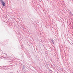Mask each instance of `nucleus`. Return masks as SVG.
<instances>
[{
    "label": "nucleus",
    "instance_id": "1",
    "mask_svg": "<svg viewBox=\"0 0 73 73\" xmlns=\"http://www.w3.org/2000/svg\"><path fill=\"white\" fill-rule=\"evenodd\" d=\"M2 4L3 6H4V7H5V2H3L1 3Z\"/></svg>",
    "mask_w": 73,
    "mask_h": 73
},
{
    "label": "nucleus",
    "instance_id": "2",
    "mask_svg": "<svg viewBox=\"0 0 73 73\" xmlns=\"http://www.w3.org/2000/svg\"><path fill=\"white\" fill-rule=\"evenodd\" d=\"M0 1L1 3H3V0H0Z\"/></svg>",
    "mask_w": 73,
    "mask_h": 73
},
{
    "label": "nucleus",
    "instance_id": "3",
    "mask_svg": "<svg viewBox=\"0 0 73 73\" xmlns=\"http://www.w3.org/2000/svg\"><path fill=\"white\" fill-rule=\"evenodd\" d=\"M48 70L49 71H51V70H50V68H48Z\"/></svg>",
    "mask_w": 73,
    "mask_h": 73
}]
</instances>
